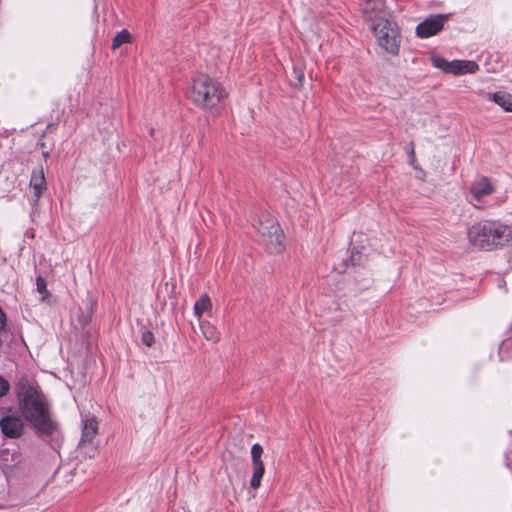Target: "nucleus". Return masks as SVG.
<instances>
[{
  "label": "nucleus",
  "instance_id": "f257e3e1",
  "mask_svg": "<svg viewBox=\"0 0 512 512\" xmlns=\"http://www.w3.org/2000/svg\"><path fill=\"white\" fill-rule=\"evenodd\" d=\"M363 18L377 46L385 54L397 56L402 42L401 29L384 0H365Z\"/></svg>",
  "mask_w": 512,
  "mask_h": 512
},
{
  "label": "nucleus",
  "instance_id": "f03ea898",
  "mask_svg": "<svg viewBox=\"0 0 512 512\" xmlns=\"http://www.w3.org/2000/svg\"><path fill=\"white\" fill-rule=\"evenodd\" d=\"M17 394L25 419L39 432L53 433L55 424L51 420L48 404L38 386L33 381L22 378L17 383Z\"/></svg>",
  "mask_w": 512,
  "mask_h": 512
},
{
  "label": "nucleus",
  "instance_id": "7ed1b4c3",
  "mask_svg": "<svg viewBox=\"0 0 512 512\" xmlns=\"http://www.w3.org/2000/svg\"><path fill=\"white\" fill-rule=\"evenodd\" d=\"M186 95L197 107L213 111L226 98L227 93L216 79L207 74H198L193 77Z\"/></svg>",
  "mask_w": 512,
  "mask_h": 512
},
{
  "label": "nucleus",
  "instance_id": "20e7f679",
  "mask_svg": "<svg viewBox=\"0 0 512 512\" xmlns=\"http://www.w3.org/2000/svg\"><path fill=\"white\" fill-rule=\"evenodd\" d=\"M507 225L497 221L484 220L472 225L468 239L472 246L480 250H492L506 244Z\"/></svg>",
  "mask_w": 512,
  "mask_h": 512
},
{
  "label": "nucleus",
  "instance_id": "39448f33",
  "mask_svg": "<svg viewBox=\"0 0 512 512\" xmlns=\"http://www.w3.org/2000/svg\"><path fill=\"white\" fill-rule=\"evenodd\" d=\"M254 228L261 234L271 253H281L283 250L284 234L277 220L270 214H262L253 224Z\"/></svg>",
  "mask_w": 512,
  "mask_h": 512
},
{
  "label": "nucleus",
  "instance_id": "423d86ee",
  "mask_svg": "<svg viewBox=\"0 0 512 512\" xmlns=\"http://www.w3.org/2000/svg\"><path fill=\"white\" fill-rule=\"evenodd\" d=\"M448 20L449 14L431 15L417 25L416 35L419 38L432 37L443 29Z\"/></svg>",
  "mask_w": 512,
  "mask_h": 512
},
{
  "label": "nucleus",
  "instance_id": "0eeeda50",
  "mask_svg": "<svg viewBox=\"0 0 512 512\" xmlns=\"http://www.w3.org/2000/svg\"><path fill=\"white\" fill-rule=\"evenodd\" d=\"M263 454V448L260 444L256 443L251 447V458H252V477L250 480V487L252 489H258L261 485L265 468L261 460Z\"/></svg>",
  "mask_w": 512,
  "mask_h": 512
},
{
  "label": "nucleus",
  "instance_id": "6e6552de",
  "mask_svg": "<svg viewBox=\"0 0 512 512\" xmlns=\"http://www.w3.org/2000/svg\"><path fill=\"white\" fill-rule=\"evenodd\" d=\"M29 187L32 192V205L36 206L47 189L44 169L42 166L36 167L32 170Z\"/></svg>",
  "mask_w": 512,
  "mask_h": 512
},
{
  "label": "nucleus",
  "instance_id": "1a4fd4ad",
  "mask_svg": "<svg viewBox=\"0 0 512 512\" xmlns=\"http://www.w3.org/2000/svg\"><path fill=\"white\" fill-rule=\"evenodd\" d=\"M2 433L9 438H18L23 433L24 423L17 415H6L0 420Z\"/></svg>",
  "mask_w": 512,
  "mask_h": 512
},
{
  "label": "nucleus",
  "instance_id": "9d476101",
  "mask_svg": "<svg viewBox=\"0 0 512 512\" xmlns=\"http://www.w3.org/2000/svg\"><path fill=\"white\" fill-rule=\"evenodd\" d=\"M478 70V65L471 60H452L449 62L447 73L453 75L471 74Z\"/></svg>",
  "mask_w": 512,
  "mask_h": 512
},
{
  "label": "nucleus",
  "instance_id": "9b49d317",
  "mask_svg": "<svg viewBox=\"0 0 512 512\" xmlns=\"http://www.w3.org/2000/svg\"><path fill=\"white\" fill-rule=\"evenodd\" d=\"M470 192L474 199L481 200L483 197L492 194L494 188L488 178L481 177L471 185Z\"/></svg>",
  "mask_w": 512,
  "mask_h": 512
},
{
  "label": "nucleus",
  "instance_id": "f8f14e48",
  "mask_svg": "<svg viewBox=\"0 0 512 512\" xmlns=\"http://www.w3.org/2000/svg\"><path fill=\"white\" fill-rule=\"evenodd\" d=\"M98 433V422L95 418H85L82 420V434L79 445L91 443Z\"/></svg>",
  "mask_w": 512,
  "mask_h": 512
},
{
  "label": "nucleus",
  "instance_id": "ddd939ff",
  "mask_svg": "<svg viewBox=\"0 0 512 512\" xmlns=\"http://www.w3.org/2000/svg\"><path fill=\"white\" fill-rule=\"evenodd\" d=\"M489 100H492L497 105L502 107L507 112H512V95L505 91H498L493 94L487 95Z\"/></svg>",
  "mask_w": 512,
  "mask_h": 512
},
{
  "label": "nucleus",
  "instance_id": "4468645a",
  "mask_svg": "<svg viewBox=\"0 0 512 512\" xmlns=\"http://www.w3.org/2000/svg\"><path fill=\"white\" fill-rule=\"evenodd\" d=\"M212 310V303L207 294L202 295L194 304V314L200 320L204 312Z\"/></svg>",
  "mask_w": 512,
  "mask_h": 512
},
{
  "label": "nucleus",
  "instance_id": "2eb2a0df",
  "mask_svg": "<svg viewBox=\"0 0 512 512\" xmlns=\"http://www.w3.org/2000/svg\"><path fill=\"white\" fill-rule=\"evenodd\" d=\"M200 328H201L203 336L208 341L216 343L220 340V332L210 322H207V321L200 322Z\"/></svg>",
  "mask_w": 512,
  "mask_h": 512
},
{
  "label": "nucleus",
  "instance_id": "dca6fc26",
  "mask_svg": "<svg viewBox=\"0 0 512 512\" xmlns=\"http://www.w3.org/2000/svg\"><path fill=\"white\" fill-rule=\"evenodd\" d=\"M130 41H131L130 33L126 29H123L119 33H117L115 35V37L113 38L112 49L115 50L118 47H120L122 44L129 43Z\"/></svg>",
  "mask_w": 512,
  "mask_h": 512
},
{
  "label": "nucleus",
  "instance_id": "f3484780",
  "mask_svg": "<svg viewBox=\"0 0 512 512\" xmlns=\"http://www.w3.org/2000/svg\"><path fill=\"white\" fill-rule=\"evenodd\" d=\"M36 286L37 291L42 295L41 300L46 301V299L50 296V293L47 290L46 281L42 276H38L36 278Z\"/></svg>",
  "mask_w": 512,
  "mask_h": 512
},
{
  "label": "nucleus",
  "instance_id": "a211bd4d",
  "mask_svg": "<svg viewBox=\"0 0 512 512\" xmlns=\"http://www.w3.org/2000/svg\"><path fill=\"white\" fill-rule=\"evenodd\" d=\"M449 62L446 59L439 57V56H433L432 57V64L434 67L442 70L443 72L447 73Z\"/></svg>",
  "mask_w": 512,
  "mask_h": 512
},
{
  "label": "nucleus",
  "instance_id": "6ab92c4d",
  "mask_svg": "<svg viewBox=\"0 0 512 512\" xmlns=\"http://www.w3.org/2000/svg\"><path fill=\"white\" fill-rule=\"evenodd\" d=\"M92 313H93L92 306L90 304H88L86 313L79 316V322L81 323L82 326H85L90 322Z\"/></svg>",
  "mask_w": 512,
  "mask_h": 512
},
{
  "label": "nucleus",
  "instance_id": "aec40b11",
  "mask_svg": "<svg viewBox=\"0 0 512 512\" xmlns=\"http://www.w3.org/2000/svg\"><path fill=\"white\" fill-rule=\"evenodd\" d=\"M141 340H142L143 344L150 347L154 343V335L150 331H145L142 334Z\"/></svg>",
  "mask_w": 512,
  "mask_h": 512
},
{
  "label": "nucleus",
  "instance_id": "412c9836",
  "mask_svg": "<svg viewBox=\"0 0 512 512\" xmlns=\"http://www.w3.org/2000/svg\"><path fill=\"white\" fill-rule=\"evenodd\" d=\"M10 385L2 376H0V398L7 394Z\"/></svg>",
  "mask_w": 512,
  "mask_h": 512
},
{
  "label": "nucleus",
  "instance_id": "4be33fe9",
  "mask_svg": "<svg viewBox=\"0 0 512 512\" xmlns=\"http://www.w3.org/2000/svg\"><path fill=\"white\" fill-rule=\"evenodd\" d=\"M507 233L506 234V243L510 242L512 244V227L507 226Z\"/></svg>",
  "mask_w": 512,
  "mask_h": 512
},
{
  "label": "nucleus",
  "instance_id": "5701e85b",
  "mask_svg": "<svg viewBox=\"0 0 512 512\" xmlns=\"http://www.w3.org/2000/svg\"><path fill=\"white\" fill-rule=\"evenodd\" d=\"M410 155H411L412 161H414L415 154H414V148L413 147L411 148Z\"/></svg>",
  "mask_w": 512,
  "mask_h": 512
}]
</instances>
